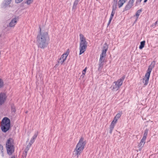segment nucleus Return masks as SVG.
Instances as JSON below:
<instances>
[{
  "label": "nucleus",
  "instance_id": "nucleus-6",
  "mask_svg": "<svg viewBox=\"0 0 158 158\" xmlns=\"http://www.w3.org/2000/svg\"><path fill=\"white\" fill-rule=\"evenodd\" d=\"M155 62L154 61H152L150 65L149 66L147 70V73L145 75V77L143 79V82L145 85H147L148 83L150 73L152 69L154 68L155 65Z\"/></svg>",
  "mask_w": 158,
  "mask_h": 158
},
{
  "label": "nucleus",
  "instance_id": "nucleus-3",
  "mask_svg": "<svg viewBox=\"0 0 158 158\" xmlns=\"http://www.w3.org/2000/svg\"><path fill=\"white\" fill-rule=\"evenodd\" d=\"M108 47V45L105 44L103 47L102 53L100 54V58L99 62L98 70H101L103 65V63L105 60V57L106 56V52Z\"/></svg>",
  "mask_w": 158,
  "mask_h": 158
},
{
  "label": "nucleus",
  "instance_id": "nucleus-12",
  "mask_svg": "<svg viewBox=\"0 0 158 158\" xmlns=\"http://www.w3.org/2000/svg\"><path fill=\"white\" fill-rule=\"evenodd\" d=\"M125 78V76H124L121 77L120 79L118 80L117 81L114 82L116 83V84L118 85L119 86H120L123 84V81Z\"/></svg>",
  "mask_w": 158,
  "mask_h": 158
},
{
  "label": "nucleus",
  "instance_id": "nucleus-11",
  "mask_svg": "<svg viewBox=\"0 0 158 158\" xmlns=\"http://www.w3.org/2000/svg\"><path fill=\"white\" fill-rule=\"evenodd\" d=\"M7 154L9 155H11L14 152V146L6 147Z\"/></svg>",
  "mask_w": 158,
  "mask_h": 158
},
{
  "label": "nucleus",
  "instance_id": "nucleus-10",
  "mask_svg": "<svg viewBox=\"0 0 158 158\" xmlns=\"http://www.w3.org/2000/svg\"><path fill=\"white\" fill-rule=\"evenodd\" d=\"M134 2L130 0L125 7V10H127L131 8L133 6Z\"/></svg>",
  "mask_w": 158,
  "mask_h": 158
},
{
  "label": "nucleus",
  "instance_id": "nucleus-19",
  "mask_svg": "<svg viewBox=\"0 0 158 158\" xmlns=\"http://www.w3.org/2000/svg\"><path fill=\"white\" fill-rule=\"evenodd\" d=\"M116 7H114V6H113V9L112 11L110 17H111L112 18H113L114 15L115 13V10H116Z\"/></svg>",
  "mask_w": 158,
  "mask_h": 158
},
{
  "label": "nucleus",
  "instance_id": "nucleus-24",
  "mask_svg": "<svg viewBox=\"0 0 158 158\" xmlns=\"http://www.w3.org/2000/svg\"><path fill=\"white\" fill-rule=\"evenodd\" d=\"M4 85V83L2 80L0 78V88H2Z\"/></svg>",
  "mask_w": 158,
  "mask_h": 158
},
{
  "label": "nucleus",
  "instance_id": "nucleus-40",
  "mask_svg": "<svg viewBox=\"0 0 158 158\" xmlns=\"http://www.w3.org/2000/svg\"><path fill=\"white\" fill-rule=\"evenodd\" d=\"M114 0V1L116 3L117 2V1H118V0Z\"/></svg>",
  "mask_w": 158,
  "mask_h": 158
},
{
  "label": "nucleus",
  "instance_id": "nucleus-27",
  "mask_svg": "<svg viewBox=\"0 0 158 158\" xmlns=\"http://www.w3.org/2000/svg\"><path fill=\"white\" fill-rule=\"evenodd\" d=\"M31 145L30 144H28L26 148L25 149L24 151H26L28 152V151L29 150L30 147H31Z\"/></svg>",
  "mask_w": 158,
  "mask_h": 158
},
{
  "label": "nucleus",
  "instance_id": "nucleus-21",
  "mask_svg": "<svg viewBox=\"0 0 158 158\" xmlns=\"http://www.w3.org/2000/svg\"><path fill=\"white\" fill-rule=\"evenodd\" d=\"M145 143V142L141 140L140 143L138 145L139 147L141 149L143 148V146Z\"/></svg>",
  "mask_w": 158,
  "mask_h": 158
},
{
  "label": "nucleus",
  "instance_id": "nucleus-31",
  "mask_svg": "<svg viewBox=\"0 0 158 158\" xmlns=\"http://www.w3.org/2000/svg\"><path fill=\"white\" fill-rule=\"evenodd\" d=\"M33 0H27L26 2V3L28 5H29L32 3Z\"/></svg>",
  "mask_w": 158,
  "mask_h": 158
},
{
  "label": "nucleus",
  "instance_id": "nucleus-29",
  "mask_svg": "<svg viewBox=\"0 0 158 158\" xmlns=\"http://www.w3.org/2000/svg\"><path fill=\"white\" fill-rule=\"evenodd\" d=\"M87 67H86L82 71V75H84L85 73H86V70H87ZM84 77V76H83V77Z\"/></svg>",
  "mask_w": 158,
  "mask_h": 158
},
{
  "label": "nucleus",
  "instance_id": "nucleus-36",
  "mask_svg": "<svg viewBox=\"0 0 158 158\" xmlns=\"http://www.w3.org/2000/svg\"><path fill=\"white\" fill-rule=\"evenodd\" d=\"M23 0H15V2L17 3H20V2H21Z\"/></svg>",
  "mask_w": 158,
  "mask_h": 158
},
{
  "label": "nucleus",
  "instance_id": "nucleus-18",
  "mask_svg": "<svg viewBox=\"0 0 158 158\" xmlns=\"http://www.w3.org/2000/svg\"><path fill=\"white\" fill-rule=\"evenodd\" d=\"M80 0H75L73 3V9H74L75 10L76 9L77 5Z\"/></svg>",
  "mask_w": 158,
  "mask_h": 158
},
{
  "label": "nucleus",
  "instance_id": "nucleus-35",
  "mask_svg": "<svg viewBox=\"0 0 158 158\" xmlns=\"http://www.w3.org/2000/svg\"><path fill=\"white\" fill-rule=\"evenodd\" d=\"M114 126H115V125L111 124L110 126V128H111L112 129H114Z\"/></svg>",
  "mask_w": 158,
  "mask_h": 158
},
{
  "label": "nucleus",
  "instance_id": "nucleus-28",
  "mask_svg": "<svg viewBox=\"0 0 158 158\" xmlns=\"http://www.w3.org/2000/svg\"><path fill=\"white\" fill-rule=\"evenodd\" d=\"M121 116V114L118 113L116 115L115 117V118H117L118 119Z\"/></svg>",
  "mask_w": 158,
  "mask_h": 158
},
{
  "label": "nucleus",
  "instance_id": "nucleus-42",
  "mask_svg": "<svg viewBox=\"0 0 158 158\" xmlns=\"http://www.w3.org/2000/svg\"><path fill=\"white\" fill-rule=\"evenodd\" d=\"M11 158H15V156H12Z\"/></svg>",
  "mask_w": 158,
  "mask_h": 158
},
{
  "label": "nucleus",
  "instance_id": "nucleus-41",
  "mask_svg": "<svg viewBox=\"0 0 158 158\" xmlns=\"http://www.w3.org/2000/svg\"><path fill=\"white\" fill-rule=\"evenodd\" d=\"M147 0H144V3H145L147 2Z\"/></svg>",
  "mask_w": 158,
  "mask_h": 158
},
{
  "label": "nucleus",
  "instance_id": "nucleus-25",
  "mask_svg": "<svg viewBox=\"0 0 158 158\" xmlns=\"http://www.w3.org/2000/svg\"><path fill=\"white\" fill-rule=\"evenodd\" d=\"M27 153V152L25 151H24V152H23L22 155V157H23V158H25L26 157Z\"/></svg>",
  "mask_w": 158,
  "mask_h": 158
},
{
  "label": "nucleus",
  "instance_id": "nucleus-9",
  "mask_svg": "<svg viewBox=\"0 0 158 158\" xmlns=\"http://www.w3.org/2000/svg\"><path fill=\"white\" fill-rule=\"evenodd\" d=\"M14 146V140L12 138H9L6 142V147Z\"/></svg>",
  "mask_w": 158,
  "mask_h": 158
},
{
  "label": "nucleus",
  "instance_id": "nucleus-30",
  "mask_svg": "<svg viewBox=\"0 0 158 158\" xmlns=\"http://www.w3.org/2000/svg\"><path fill=\"white\" fill-rule=\"evenodd\" d=\"M148 130H147V129L145 130L144 131V132L143 136L147 137V135H148Z\"/></svg>",
  "mask_w": 158,
  "mask_h": 158
},
{
  "label": "nucleus",
  "instance_id": "nucleus-8",
  "mask_svg": "<svg viewBox=\"0 0 158 158\" xmlns=\"http://www.w3.org/2000/svg\"><path fill=\"white\" fill-rule=\"evenodd\" d=\"M6 98V95L4 93H0V106L5 102Z\"/></svg>",
  "mask_w": 158,
  "mask_h": 158
},
{
  "label": "nucleus",
  "instance_id": "nucleus-4",
  "mask_svg": "<svg viewBox=\"0 0 158 158\" xmlns=\"http://www.w3.org/2000/svg\"><path fill=\"white\" fill-rule=\"evenodd\" d=\"M80 37L79 55H80L83 53L86 50L87 47V42L85 38L82 34H80Z\"/></svg>",
  "mask_w": 158,
  "mask_h": 158
},
{
  "label": "nucleus",
  "instance_id": "nucleus-7",
  "mask_svg": "<svg viewBox=\"0 0 158 158\" xmlns=\"http://www.w3.org/2000/svg\"><path fill=\"white\" fill-rule=\"evenodd\" d=\"M68 54L69 53L67 52L63 54L59 59V60L58 61V63L61 64H63L64 62L66 60Z\"/></svg>",
  "mask_w": 158,
  "mask_h": 158
},
{
  "label": "nucleus",
  "instance_id": "nucleus-26",
  "mask_svg": "<svg viewBox=\"0 0 158 158\" xmlns=\"http://www.w3.org/2000/svg\"><path fill=\"white\" fill-rule=\"evenodd\" d=\"M157 25H158V20L156 21L154 23H153L151 27H155Z\"/></svg>",
  "mask_w": 158,
  "mask_h": 158
},
{
  "label": "nucleus",
  "instance_id": "nucleus-22",
  "mask_svg": "<svg viewBox=\"0 0 158 158\" xmlns=\"http://www.w3.org/2000/svg\"><path fill=\"white\" fill-rule=\"evenodd\" d=\"M4 1L5 2V6H7L8 5H9L11 3V0H4Z\"/></svg>",
  "mask_w": 158,
  "mask_h": 158
},
{
  "label": "nucleus",
  "instance_id": "nucleus-38",
  "mask_svg": "<svg viewBox=\"0 0 158 158\" xmlns=\"http://www.w3.org/2000/svg\"><path fill=\"white\" fill-rule=\"evenodd\" d=\"M110 129L109 132L110 134H111L113 129H112L111 128H110Z\"/></svg>",
  "mask_w": 158,
  "mask_h": 158
},
{
  "label": "nucleus",
  "instance_id": "nucleus-20",
  "mask_svg": "<svg viewBox=\"0 0 158 158\" xmlns=\"http://www.w3.org/2000/svg\"><path fill=\"white\" fill-rule=\"evenodd\" d=\"M145 43V41H143L140 42V44L139 47V48L140 49H142L144 47Z\"/></svg>",
  "mask_w": 158,
  "mask_h": 158
},
{
  "label": "nucleus",
  "instance_id": "nucleus-16",
  "mask_svg": "<svg viewBox=\"0 0 158 158\" xmlns=\"http://www.w3.org/2000/svg\"><path fill=\"white\" fill-rule=\"evenodd\" d=\"M127 1V0H119L118 2V6L119 8L122 6L123 4Z\"/></svg>",
  "mask_w": 158,
  "mask_h": 158
},
{
  "label": "nucleus",
  "instance_id": "nucleus-13",
  "mask_svg": "<svg viewBox=\"0 0 158 158\" xmlns=\"http://www.w3.org/2000/svg\"><path fill=\"white\" fill-rule=\"evenodd\" d=\"M120 87L116 83L114 82L111 87L112 90L113 91H115L118 90Z\"/></svg>",
  "mask_w": 158,
  "mask_h": 158
},
{
  "label": "nucleus",
  "instance_id": "nucleus-39",
  "mask_svg": "<svg viewBox=\"0 0 158 158\" xmlns=\"http://www.w3.org/2000/svg\"><path fill=\"white\" fill-rule=\"evenodd\" d=\"M118 119H117V118H115V117H114V120H114V121H115V122L117 123V120H118Z\"/></svg>",
  "mask_w": 158,
  "mask_h": 158
},
{
  "label": "nucleus",
  "instance_id": "nucleus-2",
  "mask_svg": "<svg viewBox=\"0 0 158 158\" xmlns=\"http://www.w3.org/2000/svg\"><path fill=\"white\" fill-rule=\"evenodd\" d=\"M86 143V141L84 140L83 137H81L77 144L74 151L77 158L79 156L83 150Z\"/></svg>",
  "mask_w": 158,
  "mask_h": 158
},
{
  "label": "nucleus",
  "instance_id": "nucleus-14",
  "mask_svg": "<svg viewBox=\"0 0 158 158\" xmlns=\"http://www.w3.org/2000/svg\"><path fill=\"white\" fill-rule=\"evenodd\" d=\"M38 132L35 133V134H34L33 136L31 138V139L30 141V142L29 143V144H30L31 145L34 142L35 139L37 138V135H38Z\"/></svg>",
  "mask_w": 158,
  "mask_h": 158
},
{
  "label": "nucleus",
  "instance_id": "nucleus-34",
  "mask_svg": "<svg viewBox=\"0 0 158 158\" xmlns=\"http://www.w3.org/2000/svg\"><path fill=\"white\" fill-rule=\"evenodd\" d=\"M146 138L147 137L143 136L142 139H141V140L145 142V140L146 139Z\"/></svg>",
  "mask_w": 158,
  "mask_h": 158
},
{
  "label": "nucleus",
  "instance_id": "nucleus-15",
  "mask_svg": "<svg viewBox=\"0 0 158 158\" xmlns=\"http://www.w3.org/2000/svg\"><path fill=\"white\" fill-rule=\"evenodd\" d=\"M17 21V18H15L13 19L9 23V26L10 27H13L16 24Z\"/></svg>",
  "mask_w": 158,
  "mask_h": 158
},
{
  "label": "nucleus",
  "instance_id": "nucleus-32",
  "mask_svg": "<svg viewBox=\"0 0 158 158\" xmlns=\"http://www.w3.org/2000/svg\"><path fill=\"white\" fill-rule=\"evenodd\" d=\"M142 0H137L136 2V5H138L139 4Z\"/></svg>",
  "mask_w": 158,
  "mask_h": 158
},
{
  "label": "nucleus",
  "instance_id": "nucleus-37",
  "mask_svg": "<svg viewBox=\"0 0 158 158\" xmlns=\"http://www.w3.org/2000/svg\"><path fill=\"white\" fill-rule=\"evenodd\" d=\"M116 123V122H115V121H114V120H113L112 121V122L111 124H113L114 125H115Z\"/></svg>",
  "mask_w": 158,
  "mask_h": 158
},
{
  "label": "nucleus",
  "instance_id": "nucleus-5",
  "mask_svg": "<svg viewBox=\"0 0 158 158\" xmlns=\"http://www.w3.org/2000/svg\"><path fill=\"white\" fill-rule=\"evenodd\" d=\"M10 127V120L7 117L4 118L2 120L1 123V129L4 132L8 131Z\"/></svg>",
  "mask_w": 158,
  "mask_h": 158
},
{
  "label": "nucleus",
  "instance_id": "nucleus-23",
  "mask_svg": "<svg viewBox=\"0 0 158 158\" xmlns=\"http://www.w3.org/2000/svg\"><path fill=\"white\" fill-rule=\"evenodd\" d=\"M0 151L2 153V157L4 156L3 149L2 146L0 144Z\"/></svg>",
  "mask_w": 158,
  "mask_h": 158
},
{
  "label": "nucleus",
  "instance_id": "nucleus-33",
  "mask_svg": "<svg viewBox=\"0 0 158 158\" xmlns=\"http://www.w3.org/2000/svg\"><path fill=\"white\" fill-rule=\"evenodd\" d=\"M112 18H113L110 17L108 23V24H107L108 26H109V24H110L111 22L112 19Z\"/></svg>",
  "mask_w": 158,
  "mask_h": 158
},
{
  "label": "nucleus",
  "instance_id": "nucleus-1",
  "mask_svg": "<svg viewBox=\"0 0 158 158\" xmlns=\"http://www.w3.org/2000/svg\"><path fill=\"white\" fill-rule=\"evenodd\" d=\"M48 38V33L46 32H41L40 28V33L37 36L36 40L38 47L43 49L46 47L48 44L47 40Z\"/></svg>",
  "mask_w": 158,
  "mask_h": 158
},
{
  "label": "nucleus",
  "instance_id": "nucleus-17",
  "mask_svg": "<svg viewBox=\"0 0 158 158\" xmlns=\"http://www.w3.org/2000/svg\"><path fill=\"white\" fill-rule=\"evenodd\" d=\"M142 11V10L141 9L137 11L136 12V14H135V16L136 17V19L135 20V22L137 21L138 20V17L141 13V12Z\"/></svg>",
  "mask_w": 158,
  "mask_h": 158
}]
</instances>
